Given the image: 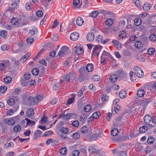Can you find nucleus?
Masks as SVG:
<instances>
[{
	"label": "nucleus",
	"instance_id": "1",
	"mask_svg": "<svg viewBox=\"0 0 156 156\" xmlns=\"http://www.w3.org/2000/svg\"><path fill=\"white\" fill-rule=\"evenodd\" d=\"M77 78L75 73L73 72H69L64 76V81L72 82H73V80H75Z\"/></svg>",
	"mask_w": 156,
	"mask_h": 156
},
{
	"label": "nucleus",
	"instance_id": "2",
	"mask_svg": "<svg viewBox=\"0 0 156 156\" xmlns=\"http://www.w3.org/2000/svg\"><path fill=\"white\" fill-rule=\"evenodd\" d=\"M69 51V49L67 46H62L59 51L58 54V55L60 57H62L67 55Z\"/></svg>",
	"mask_w": 156,
	"mask_h": 156
},
{
	"label": "nucleus",
	"instance_id": "3",
	"mask_svg": "<svg viewBox=\"0 0 156 156\" xmlns=\"http://www.w3.org/2000/svg\"><path fill=\"white\" fill-rule=\"evenodd\" d=\"M135 74L138 77L141 78L144 75L142 70L140 68L137 66H135L134 68Z\"/></svg>",
	"mask_w": 156,
	"mask_h": 156
},
{
	"label": "nucleus",
	"instance_id": "4",
	"mask_svg": "<svg viewBox=\"0 0 156 156\" xmlns=\"http://www.w3.org/2000/svg\"><path fill=\"white\" fill-rule=\"evenodd\" d=\"M101 46L99 45L95 46L94 48L92 51V54H95L96 55H98L99 54V52L101 50Z\"/></svg>",
	"mask_w": 156,
	"mask_h": 156
},
{
	"label": "nucleus",
	"instance_id": "5",
	"mask_svg": "<svg viewBox=\"0 0 156 156\" xmlns=\"http://www.w3.org/2000/svg\"><path fill=\"white\" fill-rule=\"evenodd\" d=\"M3 121L5 123L8 124V125H13L15 123V121L14 120L13 118L4 119Z\"/></svg>",
	"mask_w": 156,
	"mask_h": 156
},
{
	"label": "nucleus",
	"instance_id": "6",
	"mask_svg": "<svg viewBox=\"0 0 156 156\" xmlns=\"http://www.w3.org/2000/svg\"><path fill=\"white\" fill-rule=\"evenodd\" d=\"M73 51L74 53H76L77 55H80L83 51L82 48L77 47V46H76L75 47Z\"/></svg>",
	"mask_w": 156,
	"mask_h": 156
},
{
	"label": "nucleus",
	"instance_id": "7",
	"mask_svg": "<svg viewBox=\"0 0 156 156\" xmlns=\"http://www.w3.org/2000/svg\"><path fill=\"white\" fill-rule=\"evenodd\" d=\"M79 34L76 32H74L72 33L70 36V38L71 40L73 41L76 40L79 37Z\"/></svg>",
	"mask_w": 156,
	"mask_h": 156
},
{
	"label": "nucleus",
	"instance_id": "8",
	"mask_svg": "<svg viewBox=\"0 0 156 156\" xmlns=\"http://www.w3.org/2000/svg\"><path fill=\"white\" fill-rule=\"evenodd\" d=\"M87 40L89 41H93L94 38V35L93 33H88L86 36Z\"/></svg>",
	"mask_w": 156,
	"mask_h": 156
},
{
	"label": "nucleus",
	"instance_id": "9",
	"mask_svg": "<svg viewBox=\"0 0 156 156\" xmlns=\"http://www.w3.org/2000/svg\"><path fill=\"white\" fill-rule=\"evenodd\" d=\"M43 99L41 95H37L36 97L34 98V104H37L39 102Z\"/></svg>",
	"mask_w": 156,
	"mask_h": 156
},
{
	"label": "nucleus",
	"instance_id": "10",
	"mask_svg": "<svg viewBox=\"0 0 156 156\" xmlns=\"http://www.w3.org/2000/svg\"><path fill=\"white\" fill-rule=\"evenodd\" d=\"M151 101V98H147L142 101L141 105L143 107H145Z\"/></svg>",
	"mask_w": 156,
	"mask_h": 156
},
{
	"label": "nucleus",
	"instance_id": "11",
	"mask_svg": "<svg viewBox=\"0 0 156 156\" xmlns=\"http://www.w3.org/2000/svg\"><path fill=\"white\" fill-rule=\"evenodd\" d=\"M81 75L82 76H86L87 74V71L86 70L85 66L81 67L79 70Z\"/></svg>",
	"mask_w": 156,
	"mask_h": 156
},
{
	"label": "nucleus",
	"instance_id": "12",
	"mask_svg": "<svg viewBox=\"0 0 156 156\" xmlns=\"http://www.w3.org/2000/svg\"><path fill=\"white\" fill-rule=\"evenodd\" d=\"M31 54L30 52H28L24 55L23 57L20 59V61L24 63L30 56Z\"/></svg>",
	"mask_w": 156,
	"mask_h": 156
},
{
	"label": "nucleus",
	"instance_id": "13",
	"mask_svg": "<svg viewBox=\"0 0 156 156\" xmlns=\"http://www.w3.org/2000/svg\"><path fill=\"white\" fill-rule=\"evenodd\" d=\"M42 133V132L39 130H36L34 133V139L36 140L40 136Z\"/></svg>",
	"mask_w": 156,
	"mask_h": 156
},
{
	"label": "nucleus",
	"instance_id": "14",
	"mask_svg": "<svg viewBox=\"0 0 156 156\" xmlns=\"http://www.w3.org/2000/svg\"><path fill=\"white\" fill-rule=\"evenodd\" d=\"M76 23L77 26H81L83 24L84 20L82 17H79L76 19Z\"/></svg>",
	"mask_w": 156,
	"mask_h": 156
},
{
	"label": "nucleus",
	"instance_id": "15",
	"mask_svg": "<svg viewBox=\"0 0 156 156\" xmlns=\"http://www.w3.org/2000/svg\"><path fill=\"white\" fill-rule=\"evenodd\" d=\"M137 95L140 97L141 98L144 97V96L145 94V92L142 89H140L138 90L137 93Z\"/></svg>",
	"mask_w": 156,
	"mask_h": 156
},
{
	"label": "nucleus",
	"instance_id": "16",
	"mask_svg": "<svg viewBox=\"0 0 156 156\" xmlns=\"http://www.w3.org/2000/svg\"><path fill=\"white\" fill-rule=\"evenodd\" d=\"M144 119L145 122L147 123H149L151 122L152 119L150 115H146L144 116Z\"/></svg>",
	"mask_w": 156,
	"mask_h": 156
},
{
	"label": "nucleus",
	"instance_id": "17",
	"mask_svg": "<svg viewBox=\"0 0 156 156\" xmlns=\"http://www.w3.org/2000/svg\"><path fill=\"white\" fill-rule=\"evenodd\" d=\"M116 74L117 75L118 77H122L124 76L126 74L122 70H119L116 71Z\"/></svg>",
	"mask_w": 156,
	"mask_h": 156
},
{
	"label": "nucleus",
	"instance_id": "18",
	"mask_svg": "<svg viewBox=\"0 0 156 156\" xmlns=\"http://www.w3.org/2000/svg\"><path fill=\"white\" fill-rule=\"evenodd\" d=\"M86 70L87 72H91L94 69L93 66L92 64H88L86 66Z\"/></svg>",
	"mask_w": 156,
	"mask_h": 156
},
{
	"label": "nucleus",
	"instance_id": "19",
	"mask_svg": "<svg viewBox=\"0 0 156 156\" xmlns=\"http://www.w3.org/2000/svg\"><path fill=\"white\" fill-rule=\"evenodd\" d=\"M34 114V111L33 108H30L27 110L26 114L28 116H30Z\"/></svg>",
	"mask_w": 156,
	"mask_h": 156
},
{
	"label": "nucleus",
	"instance_id": "20",
	"mask_svg": "<svg viewBox=\"0 0 156 156\" xmlns=\"http://www.w3.org/2000/svg\"><path fill=\"white\" fill-rule=\"evenodd\" d=\"M19 0H12V3L11 6L13 7L16 9L18 6Z\"/></svg>",
	"mask_w": 156,
	"mask_h": 156
},
{
	"label": "nucleus",
	"instance_id": "21",
	"mask_svg": "<svg viewBox=\"0 0 156 156\" xmlns=\"http://www.w3.org/2000/svg\"><path fill=\"white\" fill-rule=\"evenodd\" d=\"M142 20L140 18H136L134 20V23L135 25L138 26L141 24Z\"/></svg>",
	"mask_w": 156,
	"mask_h": 156
},
{
	"label": "nucleus",
	"instance_id": "22",
	"mask_svg": "<svg viewBox=\"0 0 156 156\" xmlns=\"http://www.w3.org/2000/svg\"><path fill=\"white\" fill-rule=\"evenodd\" d=\"M117 77V76L115 74H112L111 76L109 78L110 81L112 82H114L116 81Z\"/></svg>",
	"mask_w": 156,
	"mask_h": 156
},
{
	"label": "nucleus",
	"instance_id": "23",
	"mask_svg": "<svg viewBox=\"0 0 156 156\" xmlns=\"http://www.w3.org/2000/svg\"><path fill=\"white\" fill-rule=\"evenodd\" d=\"M118 130L116 128L113 129L111 131V134L113 136H116L118 134Z\"/></svg>",
	"mask_w": 156,
	"mask_h": 156
},
{
	"label": "nucleus",
	"instance_id": "24",
	"mask_svg": "<svg viewBox=\"0 0 156 156\" xmlns=\"http://www.w3.org/2000/svg\"><path fill=\"white\" fill-rule=\"evenodd\" d=\"M120 97L122 98H125L126 96V91L125 90H122L119 94Z\"/></svg>",
	"mask_w": 156,
	"mask_h": 156
},
{
	"label": "nucleus",
	"instance_id": "25",
	"mask_svg": "<svg viewBox=\"0 0 156 156\" xmlns=\"http://www.w3.org/2000/svg\"><path fill=\"white\" fill-rule=\"evenodd\" d=\"M21 96L23 100L26 102H27L29 97L30 96L27 93L22 94Z\"/></svg>",
	"mask_w": 156,
	"mask_h": 156
},
{
	"label": "nucleus",
	"instance_id": "26",
	"mask_svg": "<svg viewBox=\"0 0 156 156\" xmlns=\"http://www.w3.org/2000/svg\"><path fill=\"white\" fill-rule=\"evenodd\" d=\"M91 109V106L90 105H86L84 107V111L86 112H89Z\"/></svg>",
	"mask_w": 156,
	"mask_h": 156
},
{
	"label": "nucleus",
	"instance_id": "27",
	"mask_svg": "<svg viewBox=\"0 0 156 156\" xmlns=\"http://www.w3.org/2000/svg\"><path fill=\"white\" fill-rule=\"evenodd\" d=\"M21 129V126L20 125H17L13 128V130L15 132H19Z\"/></svg>",
	"mask_w": 156,
	"mask_h": 156
},
{
	"label": "nucleus",
	"instance_id": "28",
	"mask_svg": "<svg viewBox=\"0 0 156 156\" xmlns=\"http://www.w3.org/2000/svg\"><path fill=\"white\" fill-rule=\"evenodd\" d=\"M113 23V20L111 19H107L105 22L106 25L108 26H111Z\"/></svg>",
	"mask_w": 156,
	"mask_h": 156
},
{
	"label": "nucleus",
	"instance_id": "29",
	"mask_svg": "<svg viewBox=\"0 0 156 156\" xmlns=\"http://www.w3.org/2000/svg\"><path fill=\"white\" fill-rule=\"evenodd\" d=\"M102 55L106 58H112V56L109 52H107L105 51H104L103 53L102 54Z\"/></svg>",
	"mask_w": 156,
	"mask_h": 156
},
{
	"label": "nucleus",
	"instance_id": "30",
	"mask_svg": "<svg viewBox=\"0 0 156 156\" xmlns=\"http://www.w3.org/2000/svg\"><path fill=\"white\" fill-rule=\"evenodd\" d=\"M112 44L115 46H116L117 45H119V47H118L119 49H121V44L119 42H118L116 40H115L112 41Z\"/></svg>",
	"mask_w": 156,
	"mask_h": 156
},
{
	"label": "nucleus",
	"instance_id": "31",
	"mask_svg": "<svg viewBox=\"0 0 156 156\" xmlns=\"http://www.w3.org/2000/svg\"><path fill=\"white\" fill-rule=\"evenodd\" d=\"M15 100L14 99L10 98L7 101V103L9 105H12L15 103Z\"/></svg>",
	"mask_w": 156,
	"mask_h": 156
},
{
	"label": "nucleus",
	"instance_id": "32",
	"mask_svg": "<svg viewBox=\"0 0 156 156\" xmlns=\"http://www.w3.org/2000/svg\"><path fill=\"white\" fill-rule=\"evenodd\" d=\"M147 130V128L146 126H143L141 127L139 129L140 133H143L145 132Z\"/></svg>",
	"mask_w": 156,
	"mask_h": 156
},
{
	"label": "nucleus",
	"instance_id": "33",
	"mask_svg": "<svg viewBox=\"0 0 156 156\" xmlns=\"http://www.w3.org/2000/svg\"><path fill=\"white\" fill-rule=\"evenodd\" d=\"M32 73L34 75H37L39 73V70L37 68H34L32 70Z\"/></svg>",
	"mask_w": 156,
	"mask_h": 156
},
{
	"label": "nucleus",
	"instance_id": "34",
	"mask_svg": "<svg viewBox=\"0 0 156 156\" xmlns=\"http://www.w3.org/2000/svg\"><path fill=\"white\" fill-rule=\"evenodd\" d=\"M135 46L138 48H140L143 46V44L140 41H137L135 43Z\"/></svg>",
	"mask_w": 156,
	"mask_h": 156
},
{
	"label": "nucleus",
	"instance_id": "35",
	"mask_svg": "<svg viewBox=\"0 0 156 156\" xmlns=\"http://www.w3.org/2000/svg\"><path fill=\"white\" fill-rule=\"evenodd\" d=\"M154 141V139L153 137L151 136L148 137L147 142L148 144H153Z\"/></svg>",
	"mask_w": 156,
	"mask_h": 156
},
{
	"label": "nucleus",
	"instance_id": "36",
	"mask_svg": "<svg viewBox=\"0 0 156 156\" xmlns=\"http://www.w3.org/2000/svg\"><path fill=\"white\" fill-rule=\"evenodd\" d=\"M20 81L21 85L23 87L27 86L28 83L27 80L24 79H22Z\"/></svg>",
	"mask_w": 156,
	"mask_h": 156
},
{
	"label": "nucleus",
	"instance_id": "37",
	"mask_svg": "<svg viewBox=\"0 0 156 156\" xmlns=\"http://www.w3.org/2000/svg\"><path fill=\"white\" fill-rule=\"evenodd\" d=\"M149 4L147 3H145L143 6L144 10L145 11H148L150 10V7L148 6Z\"/></svg>",
	"mask_w": 156,
	"mask_h": 156
},
{
	"label": "nucleus",
	"instance_id": "38",
	"mask_svg": "<svg viewBox=\"0 0 156 156\" xmlns=\"http://www.w3.org/2000/svg\"><path fill=\"white\" fill-rule=\"evenodd\" d=\"M12 80V78L10 76H6L4 79L5 82L6 83H9Z\"/></svg>",
	"mask_w": 156,
	"mask_h": 156
},
{
	"label": "nucleus",
	"instance_id": "39",
	"mask_svg": "<svg viewBox=\"0 0 156 156\" xmlns=\"http://www.w3.org/2000/svg\"><path fill=\"white\" fill-rule=\"evenodd\" d=\"M18 21L17 18H13L12 19L11 23L12 25H15L18 24Z\"/></svg>",
	"mask_w": 156,
	"mask_h": 156
},
{
	"label": "nucleus",
	"instance_id": "40",
	"mask_svg": "<svg viewBox=\"0 0 156 156\" xmlns=\"http://www.w3.org/2000/svg\"><path fill=\"white\" fill-rule=\"evenodd\" d=\"M100 115V114L99 112H96L93 113L92 116L94 119H97L99 117Z\"/></svg>",
	"mask_w": 156,
	"mask_h": 156
},
{
	"label": "nucleus",
	"instance_id": "41",
	"mask_svg": "<svg viewBox=\"0 0 156 156\" xmlns=\"http://www.w3.org/2000/svg\"><path fill=\"white\" fill-rule=\"evenodd\" d=\"M98 14V12L96 11H93L90 14V16L93 18H96Z\"/></svg>",
	"mask_w": 156,
	"mask_h": 156
},
{
	"label": "nucleus",
	"instance_id": "42",
	"mask_svg": "<svg viewBox=\"0 0 156 156\" xmlns=\"http://www.w3.org/2000/svg\"><path fill=\"white\" fill-rule=\"evenodd\" d=\"M7 32L5 30H2L0 32V35L3 38L6 37L7 36Z\"/></svg>",
	"mask_w": 156,
	"mask_h": 156
},
{
	"label": "nucleus",
	"instance_id": "43",
	"mask_svg": "<svg viewBox=\"0 0 156 156\" xmlns=\"http://www.w3.org/2000/svg\"><path fill=\"white\" fill-rule=\"evenodd\" d=\"M80 117V120L83 122H85L87 118V116L85 114H83Z\"/></svg>",
	"mask_w": 156,
	"mask_h": 156
},
{
	"label": "nucleus",
	"instance_id": "44",
	"mask_svg": "<svg viewBox=\"0 0 156 156\" xmlns=\"http://www.w3.org/2000/svg\"><path fill=\"white\" fill-rule=\"evenodd\" d=\"M33 101L34 97L30 96L27 102H28L30 105H33L34 104V102H33Z\"/></svg>",
	"mask_w": 156,
	"mask_h": 156
},
{
	"label": "nucleus",
	"instance_id": "45",
	"mask_svg": "<svg viewBox=\"0 0 156 156\" xmlns=\"http://www.w3.org/2000/svg\"><path fill=\"white\" fill-rule=\"evenodd\" d=\"M155 50L153 48H149L148 50V53L149 55H153L155 52Z\"/></svg>",
	"mask_w": 156,
	"mask_h": 156
},
{
	"label": "nucleus",
	"instance_id": "46",
	"mask_svg": "<svg viewBox=\"0 0 156 156\" xmlns=\"http://www.w3.org/2000/svg\"><path fill=\"white\" fill-rule=\"evenodd\" d=\"M149 38L152 41H154L156 40V34H151Z\"/></svg>",
	"mask_w": 156,
	"mask_h": 156
},
{
	"label": "nucleus",
	"instance_id": "47",
	"mask_svg": "<svg viewBox=\"0 0 156 156\" xmlns=\"http://www.w3.org/2000/svg\"><path fill=\"white\" fill-rule=\"evenodd\" d=\"M88 151L90 153H93L96 151V149L94 147L89 146L88 147Z\"/></svg>",
	"mask_w": 156,
	"mask_h": 156
},
{
	"label": "nucleus",
	"instance_id": "48",
	"mask_svg": "<svg viewBox=\"0 0 156 156\" xmlns=\"http://www.w3.org/2000/svg\"><path fill=\"white\" fill-rule=\"evenodd\" d=\"M72 136L74 140L78 139L80 137V134L76 132L74 133L73 135Z\"/></svg>",
	"mask_w": 156,
	"mask_h": 156
},
{
	"label": "nucleus",
	"instance_id": "49",
	"mask_svg": "<svg viewBox=\"0 0 156 156\" xmlns=\"http://www.w3.org/2000/svg\"><path fill=\"white\" fill-rule=\"evenodd\" d=\"M60 151L61 154H64L67 153V150L66 148L65 147H62L61 148Z\"/></svg>",
	"mask_w": 156,
	"mask_h": 156
},
{
	"label": "nucleus",
	"instance_id": "50",
	"mask_svg": "<svg viewBox=\"0 0 156 156\" xmlns=\"http://www.w3.org/2000/svg\"><path fill=\"white\" fill-rule=\"evenodd\" d=\"M72 125L73 126L77 127L79 125V122L77 120L74 121L72 123Z\"/></svg>",
	"mask_w": 156,
	"mask_h": 156
},
{
	"label": "nucleus",
	"instance_id": "51",
	"mask_svg": "<svg viewBox=\"0 0 156 156\" xmlns=\"http://www.w3.org/2000/svg\"><path fill=\"white\" fill-rule=\"evenodd\" d=\"M7 88L6 86H1L0 87V91L1 93H3L7 90Z\"/></svg>",
	"mask_w": 156,
	"mask_h": 156
},
{
	"label": "nucleus",
	"instance_id": "52",
	"mask_svg": "<svg viewBox=\"0 0 156 156\" xmlns=\"http://www.w3.org/2000/svg\"><path fill=\"white\" fill-rule=\"evenodd\" d=\"M59 22L57 20H55L54 22L53 25L51 26L50 27L55 28L56 27L58 24Z\"/></svg>",
	"mask_w": 156,
	"mask_h": 156
},
{
	"label": "nucleus",
	"instance_id": "53",
	"mask_svg": "<svg viewBox=\"0 0 156 156\" xmlns=\"http://www.w3.org/2000/svg\"><path fill=\"white\" fill-rule=\"evenodd\" d=\"M80 153L79 150H76L73 151L72 153L73 156H78Z\"/></svg>",
	"mask_w": 156,
	"mask_h": 156
},
{
	"label": "nucleus",
	"instance_id": "54",
	"mask_svg": "<svg viewBox=\"0 0 156 156\" xmlns=\"http://www.w3.org/2000/svg\"><path fill=\"white\" fill-rule=\"evenodd\" d=\"M68 131V129L67 128H62L61 129V132L64 134H66Z\"/></svg>",
	"mask_w": 156,
	"mask_h": 156
},
{
	"label": "nucleus",
	"instance_id": "55",
	"mask_svg": "<svg viewBox=\"0 0 156 156\" xmlns=\"http://www.w3.org/2000/svg\"><path fill=\"white\" fill-rule=\"evenodd\" d=\"M27 41L28 44H31L34 42V39L31 37L27 38Z\"/></svg>",
	"mask_w": 156,
	"mask_h": 156
},
{
	"label": "nucleus",
	"instance_id": "56",
	"mask_svg": "<svg viewBox=\"0 0 156 156\" xmlns=\"http://www.w3.org/2000/svg\"><path fill=\"white\" fill-rule=\"evenodd\" d=\"M108 97L106 94H104L102 96L101 98L102 100L103 101H107L108 99Z\"/></svg>",
	"mask_w": 156,
	"mask_h": 156
},
{
	"label": "nucleus",
	"instance_id": "57",
	"mask_svg": "<svg viewBox=\"0 0 156 156\" xmlns=\"http://www.w3.org/2000/svg\"><path fill=\"white\" fill-rule=\"evenodd\" d=\"M31 74L29 73H26L24 75V79L26 80H29Z\"/></svg>",
	"mask_w": 156,
	"mask_h": 156
},
{
	"label": "nucleus",
	"instance_id": "58",
	"mask_svg": "<svg viewBox=\"0 0 156 156\" xmlns=\"http://www.w3.org/2000/svg\"><path fill=\"white\" fill-rule=\"evenodd\" d=\"M36 15L38 17H41L43 15V12L40 10H38L36 12Z\"/></svg>",
	"mask_w": 156,
	"mask_h": 156
},
{
	"label": "nucleus",
	"instance_id": "59",
	"mask_svg": "<svg viewBox=\"0 0 156 156\" xmlns=\"http://www.w3.org/2000/svg\"><path fill=\"white\" fill-rule=\"evenodd\" d=\"M56 51L54 50H52L50 53L49 55L51 57H54L55 55Z\"/></svg>",
	"mask_w": 156,
	"mask_h": 156
},
{
	"label": "nucleus",
	"instance_id": "60",
	"mask_svg": "<svg viewBox=\"0 0 156 156\" xmlns=\"http://www.w3.org/2000/svg\"><path fill=\"white\" fill-rule=\"evenodd\" d=\"M119 156H127V154L125 151H121L119 152Z\"/></svg>",
	"mask_w": 156,
	"mask_h": 156
},
{
	"label": "nucleus",
	"instance_id": "61",
	"mask_svg": "<svg viewBox=\"0 0 156 156\" xmlns=\"http://www.w3.org/2000/svg\"><path fill=\"white\" fill-rule=\"evenodd\" d=\"M81 132L85 133H87L88 130L87 129L86 126H83L81 128Z\"/></svg>",
	"mask_w": 156,
	"mask_h": 156
},
{
	"label": "nucleus",
	"instance_id": "62",
	"mask_svg": "<svg viewBox=\"0 0 156 156\" xmlns=\"http://www.w3.org/2000/svg\"><path fill=\"white\" fill-rule=\"evenodd\" d=\"M74 100V99L73 97H71L67 101V104H70L73 103Z\"/></svg>",
	"mask_w": 156,
	"mask_h": 156
},
{
	"label": "nucleus",
	"instance_id": "63",
	"mask_svg": "<svg viewBox=\"0 0 156 156\" xmlns=\"http://www.w3.org/2000/svg\"><path fill=\"white\" fill-rule=\"evenodd\" d=\"M30 5V2H27L26 3L25 5V8L28 10H29L31 9V8Z\"/></svg>",
	"mask_w": 156,
	"mask_h": 156
},
{
	"label": "nucleus",
	"instance_id": "64",
	"mask_svg": "<svg viewBox=\"0 0 156 156\" xmlns=\"http://www.w3.org/2000/svg\"><path fill=\"white\" fill-rule=\"evenodd\" d=\"M102 36L101 35H99L98 37H96V39L97 41L99 42L100 41L102 42Z\"/></svg>",
	"mask_w": 156,
	"mask_h": 156
}]
</instances>
